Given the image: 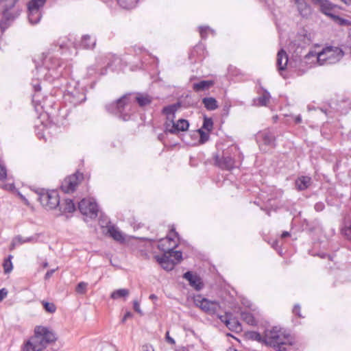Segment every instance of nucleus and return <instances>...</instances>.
Instances as JSON below:
<instances>
[{
	"mask_svg": "<svg viewBox=\"0 0 351 351\" xmlns=\"http://www.w3.org/2000/svg\"><path fill=\"white\" fill-rule=\"evenodd\" d=\"M224 324L230 330L238 332L242 330L241 323L236 317H233L232 314L228 319H226Z\"/></svg>",
	"mask_w": 351,
	"mask_h": 351,
	"instance_id": "nucleus-23",
	"label": "nucleus"
},
{
	"mask_svg": "<svg viewBox=\"0 0 351 351\" xmlns=\"http://www.w3.org/2000/svg\"><path fill=\"white\" fill-rule=\"evenodd\" d=\"M278 241H276V243H275V245H278Z\"/></svg>",
	"mask_w": 351,
	"mask_h": 351,
	"instance_id": "nucleus-62",
	"label": "nucleus"
},
{
	"mask_svg": "<svg viewBox=\"0 0 351 351\" xmlns=\"http://www.w3.org/2000/svg\"><path fill=\"white\" fill-rule=\"evenodd\" d=\"M138 0H117L119 5L123 9L130 10L136 7Z\"/></svg>",
	"mask_w": 351,
	"mask_h": 351,
	"instance_id": "nucleus-33",
	"label": "nucleus"
},
{
	"mask_svg": "<svg viewBox=\"0 0 351 351\" xmlns=\"http://www.w3.org/2000/svg\"><path fill=\"white\" fill-rule=\"evenodd\" d=\"M295 188L298 191H304L309 187L311 184V178L308 176H302L298 177L295 182Z\"/></svg>",
	"mask_w": 351,
	"mask_h": 351,
	"instance_id": "nucleus-22",
	"label": "nucleus"
},
{
	"mask_svg": "<svg viewBox=\"0 0 351 351\" xmlns=\"http://www.w3.org/2000/svg\"><path fill=\"white\" fill-rule=\"evenodd\" d=\"M64 99L76 106L86 99V94L83 88L74 86L71 89H67L64 94Z\"/></svg>",
	"mask_w": 351,
	"mask_h": 351,
	"instance_id": "nucleus-10",
	"label": "nucleus"
},
{
	"mask_svg": "<svg viewBox=\"0 0 351 351\" xmlns=\"http://www.w3.org/2000/svg\"><path fill=\"white\" fill-rule=\"evenodd\" d=\"M183 278L186 279L191 287L196 291H200L204 287V283L197 274L188 271L183 274Z\"/></svg>",
	"mask_w": 351,
	"mask_h": 351,
	"instance_id": "nucleus-15",
	"label": "nucleus"
},
{
	"mask_svg": "<svg viewBox=\"0 0 351 351\" xmlns=\"http://www.w3.org/2000/svg\"><path fill=\"white\" fill-rule=\"evenodd\" d=\"M278 241H276V243H275V245H278Z\"/></svg>",
	"mask_w": 351,
	"mask_h": 351,
	"instance_id": "nucleus-63",
	"label": "nucleus"
},
{
	"mask_svg": "<svg viewBox=\"0 0 351 351\" xmlns=\"http://www.w3.org/2000/svg\"><path fill=\"white\" fill-rule=\"evenodd\" d=\"M342 2H343L347 5H351V0H341Z\"/></svg>",
	"mask_w": 351,
	"mask_h": 351,
	"instance_id": "nucleus-58",
	"label": "nucleus"
},
{
	"mask_svg": "<svg viewBox=\"0 0 351 351\" xmlns=\"http://www.w3.org/2000/svg\"><path fill=\"white\" fill-rule=\"evenodd\" d=\"M230 314H231V313H226L225 316H220V317H219V319H221V321L222 322H223V323H224V321L226 320V318H227V319H228V318L230 317Z\"/></svg>",
	"mask_w": 351,
	"mask_h": 351,
	"instance_id": "nucleus-55",
	"label": "nucleus"
},
{
	"mask_svg": "<svg viewBox=\"0 0 351 351\" xmlns=\"http://www.w3.org/2000/svg\"><path fill=\"white\" fill-rule=\"evenodd\" d=\"M229 351H237V350L235 349H230Z\"/></svg>",
	"mask_w": 351,
	"mask_h": 351,
	"instance_id": "nucleus-61",
	"label": "nucleus"
},
{
	"mask_svg": "<svg viewBox=\"0 0 351 351\" xmlns=\"http://www.w3.org/2000/svg\"><path fill=\"white\" fill-rule=\"evenodd\" d=\"M108 233L114 240L122 242L125 240L122 233L114 226L108 228Z\"/></svg>",
	"mask_w": 351,
	"mask_h": 351,
	"instance_id": "nucleus-26",
	"label": "nucleus"
},
{
	"mask_svg": "<svg viewBox=\"0 0 351 351\" xmlns=\"http://www.w3.org/2000/svg\"><path fill=\"white\" fill-rule=\"evenodd\" d=\"M214 84L215 82L213 80H201L193 83L192 88L195 93H199L209 90Z\"/></svg>",
	"mask_w": 351,
	"mask_h": 351,
	"instance_id": "nucleus-20",
	"label": "nucleus"
},
{
	"mask_svg": "<svg viewBox=\"0 0 351 351\" xmlns=\"http://www.w3.org/2000/svg\"><path fill=\"white\" fill-rule=\"evenodd\" d=\"M180 106V103L177 102L171 105L166 106L162 108V112L167 117L166 122H172L174 120L175 113Z\"/></svg>",
	"mask_w": 351,
	"mask_h": 351,
	"instance_id": "nucleus-18",
	"label": "nucleus"
},
{
	"mask_svg": "<svg viewBox=\"0 0 351 351\" xmlns=\"http://www.w3.org/2000/svg\"><path fill=\"white\" fill-rule=\"evenodd\" d=\"M167 134V133L165 132V130L164 131V133L159 134L158 135V139L160 141L162 142V141L165 140V134Z\"/></svg>",
	"mask_w": 351,
	"mask_h": 351,
	"instance_id": "nucleus-53",
	"label": "nucleus"
},
{
	"mask_svg": "<svg viewBox=\"0 0 351 351\" xmlns=\"http://www.w3.org/2000/svg\"><path fill=\"white\" fill-rule=\"evenodd\" d=\"M290 236V233L287 231H284L281 234V238L285 239Z\"/></svg>",
	"mask_w": 351,
	"mask_h": 351,
	"instance_id": "nucleus-56",
	"label": "nucleus"
},
{
	"mask_svg": "<svg viewBox=\"0 0 351 351\" xmlns=\"http://www.w3.org/2000/svg\"><path fill=\"white\" fill-rule=\"evenodd\" d=\"M149 299L152 300H157L158 297L155 294H151L149 295Z\"/></svg>",
	"mask_w": 351,
	"mask_h": 351,
	"instance_id": "nucleus-59",
	"label": "nucleus"
},
{
	"mask_svg": "<svg viewBox=\"0 0 351 351\" xmlns=\"http://www.w3.org/2000/svg\"><path fill=\"white\" fill-rule=\"evenodd\" d=\"M209 29V27H200L199 34L202 38H206L207 31Z\"/></svg>",
	"mask_w": 351,
	"mask_h": 351,
	"instance_id": "nucleus-47",
	"label": "nucleus"
},
{
	"mask_svg": "<svg viewBox=\"0 0 351 351\" xmlns=\"http://www.w3.org/2000/svg\"><path fill=\"white\" fill-rule=\"evenodd\" d=\"M43 266L44 268L47 267H48V263L47 262L44 263Z\"/></svg>",
	"mask_w": 351,
	"mask_h": 351,
	"instance_id": "nucleus-60",
	"label": "nucleus"
},
{
	"mask_svg": "<svg viewBox=\"0 0 351 351\" xmlns=\"http://www.w3.org/2000/svg\"><path fill=\"white\" fill-rule=\"evenodd\" d=\"M249 337L252 340L265 344L274 348L276 351H286L287 346L293 344L294 339L290 334L282 332L277 327L271 330H267L265 336L255 331L249 332Z\"/></svg>",
	"mask_w": 351,
	"mask_h": 351,
	"instance_id": "nucleus-2",
	"label": "nucleus"
},
{
	"mask_svg": "<svg viewBox=\"0 0 351 351\" xmlns=\"http://www.w3.org/2000/svg\"><path fill=\"white\" fill-rule=\"evenodd\" d=\"M62 213H73L75 210V205L71 199H65L64 202L58 206Z\"/></svg>",
	"mask_w": 351,
	"mask_h": 351,
	"instance_id": "nucleus-25",
	"label": "nucleus"
},
{
	"mask_svg": "<svg viewBox=\"0 0 351 351\" xmlns=\"http://www.w3.org/2000/svg\"><path fill=\"white\" fill-rule=\"evenodd\" d=\"M13 258V256L10 254L3 261V267L4 269L5 274H9L12 271L13 269V265L12 263V259Z\"/></svg>",
	"mask_w": 351,
	"mask_h": 351,
	"instance_id": "nucleus-34",
	"label": "nucleus"
},
{
	"mask_svg": "<svg viewBox=\"0 0 351 351\" xmlns=\"http://www.w3.org/2000/svg\"><path fill=\"white\" fill-rule=\"evenodd\" d=\"M16 237H19L21 238L20 242H18L19 245H22L25 243H35L38 241V235L35 234L34 236L28 237H23L21 235H16Z\"/></svg>",
	"mask_w": 351,
	"mask_h": 351,
	"instance_id": "nucleus-38",
	"label": "nucleus"
},
{
	"mask_svg": "<svg viewBox=\"0 0 351 351\" xmlns=\"http://www.w3.org/2000/svg\"><path fill=\"white\" fill-rule=\"evenodd\" d=\"M313 3L319 5L320 7V12L330 19L331 16L335 15L331 12L335 8H337V6L335 4L332 3L328 0H313Z\"/></svg>",
	"mask_w": 351,
	"mask_h": 351,
	"instance_id": "nucleus-17",
	"label": "nucleus"
},
{
	"mask_svg": "<svg viewBox=\"0 0 351 351\" xmlns=\"http://www.w3.org/2000/svg\"><path fill=\"white\" fill-rule=\"evenodd\" d=\"M182 351H188V350H186V349H184Z\"/></svg>",
	"mask_w": 351,
	"mask_h": 351,
	"instance_id": "nucleus-64",
	"label": "nucleus"
},
{
	"mask_svg": "<svg viewBox=\"0 0 351 351\" xmlns=\"http://www.w3.org/2000/svg\"><path fill=\"white\" fill-rule=\"evenodd\" d=\"M8 295V291L5 288L0 289V302L2 301Z\"/></svg>",
	"mask_w": 351,
	"mask_h": 351,
	"instance_id": "nucleus-50",
	"label": "nucleus"
},
{
	"mask_svg": "<svg viewBox=\"0 0 351 351\" xmlns=\"http://www.w3.org/2000/svg\"><path fill=\"white\" fill-rule=\"evenodd\" d=\"M237 152L235 146H230L219 153V152L213 154L214 164L219 169L226 171H231L235 167V160L232 156Z\"/></svg>",
	"mask_w": 351,
	"mask_h": 351,
	"instance_id": "nucleus-7",
	"label": "nucleus"
},
{
	"mask_svg": "<svg viewBox=\"0 0 351 351\" xmlns=\"http://www.w3.org/2000/svg\"><path fill=\"white\" fill-rule=\"evenodd\" d=\"M155 258L160 265L166 271L173 269L176 263L168 256L167 253L163 252L162 256H156Z\"/></svg>",
	"mask_w": 351,
	"mask_h": 351,
	"instance_id": "nucleus-16",
	"label": "nucleus"
},
{
	"mask_svg": "<svg viewBox=\"0 0 351 351\" xmlns=\"http://www.w3.org/2000/svg\"><path fill=\"white\" fill-rule=\"evenodd\" d=\"M195 303L202 311L210 315L215 314L217 311V304L215 302L210 301L206 298H201L200 296H198L195 298Z\"/></svg>",
	"mask_w": 351,
	"mask_h": 351,
	"instance_id": "nucleus-14",
	"label": "nucleus"
},
{
	"mask_svg": "<svg viewBox=\"0 0 351 351\" xmlns=\"http://www.w3.org/2000/svg\"><path fill=\"white\" fill-rule=\"evenodd\" d=\"M83 180V173L76 171L64 178L61 184L60 189L65 193H73Z\"/></svg>",
	"mask_w": 351,
	"mask_h": 351,
	"instance_id": "nucleus-11",
	"label": "nucleus"
},
{
	"mask_svg": "<svg viewBox=\"0 0 351 351\" xmlns=\"http://www.w3.org/2000/svg\"><path fill=\"white\" fill-rule=\"evenodd\" d=\"M343 234L351 240V224L343 230Z\"/></svg>",
	"mask_w": 351,
	"mask_h": 351,
	"instance_id": "nucleus-48",
	"label": "nucleus"
},
{
	"mask_svg": "<svg viewBox=\"0 0 351 351\" xmlns=\"http://www.w3.org/2000/svg\"><path fill=\"white\" fill-rule=\"evenodd\" d=\"M300 310H301V307L300 306V304H296L294 305L293 306V308L292 310V313L298 316V317L301 318V317H304L302 315H301V312H300Z\"/></svg>",
	"mask_w": 351,
	"mask_h": 351,
	"instance_id": "nucleus-42",
	"label": "nucleus"
},
{
	"mask_svg": "<svg viewBox=\"0 0 351 351\" xmlns=\"http://www.w3.org/2000/svg\"><path fill=\"white\" fill-rule=\"evenodd\" d=\"M130 294V291L127 289H119L114 291L111 295L110 298L113 300H117L119 298H125Z\"/></svg>",
	"mask_w": 351,
	"mask_h": 351,
	"instance_id": "nucleus-29",
	"label": "nucleus"
},
{
	"mask_svg": "<svg viewBox=\"0 0 351 351\" xmlns=\"http://www.w3.org/2000/svg\"><path fill=\"white\" fill-rule=\"evenodd\" d=\"M202 102L204 108L207 110H210V111L215 110L217 109L219 107L217 101L216 100L215 98L212 97H204L202 99Z\"/></svg>",
	"mask_w": 351,
	"mask_h": 351,
	"instance_id": "nucleus-24",
	"label": "nucleus"
},
{
	"mask_svg": "<svg viewBox=\"0 0 351 351\" xmlns=\"http://www.w3.org/2000/svg\"><path fill=\"white\" fill-rule=\"evenodd\" d=\"M288 63V55L287 52L281 49L277 53L276 66L279 72L286 69Z\"/></svg>",
	"mask_w": 351,
	"mask_h": 351,
	"instance_id": "nucleus-19",
	"label": "nucleus"
},
{
	"mask_svg": "<svg viewBox=\"0 0 351 351\" xmlns=\"http://www.w3.org/2000/svg\"><path fill=\"white\" fill-rule=\"evenodd\" d=\"M133 308L135 312L138 313L141 315H143V313L140 308V304L138 300H134L133 301Z\"/></svg>",
	"mask_w": 351,
	"mask_h": 351,
	"instance_id": "nucleus-45",
	"label": "nucleus"
},
{
	"mask_svg": "<svg viewBox=\"0 0 351 351\" xmlns=\"http://www.w3.org/2000/svg\"><path fill=\"white\" fill-rule=\"evenodd\" d=\"M331 19L336 23L337 24L341 26H350L351 25V21L349 20L343 19L336 14L334 16H331Z\"/></svg>",
	"mask_w": 351,
	"mask_h": 351,
	"instance_id": "nucleus-37",
	"label": "nucleus"
},
{
	"mask_svg": "<svg viewBox=\"0 0 351 351\" xmlns=\"http://www.w3.org/2000/svg\"><path fill=\"white\" fill-rule=\"evenodd\" d=\"M256 139L260 149L264 152H267V148H274L276 145L275 134L268 129L258 132Z\"/></svg>",
	"mask_w": 351,
	"mask_h": 351,
	"instance_id": "nucleus-9",
	"label": "nucleus"
},
{
	"mask_svg": "<svg viewBox=\"0 0 351 351\" xmlns=\"http://www.w3.org/2000/svg\"><path fill=\"white\" fill-rule=\"evenodd\" d=\"M56 340L57 336L53 331L44 326H36L34 335L24 343V351H41Z\"/></svg>",
	"mask_w": 351,
	"mask_h": 351,
	"instance_id": "nucleus-3",
	"label": "nucleus"
},
{
	"mask_svg": "<svg viewBox=\"0 0 351 351\" xmlns=\"http://www.w3.org/2000/svg\"><path fill=\"white\" fill-rule=\"evenodd\" d=\"M164 126L166 133L176 134L180 132L186 131L189 127V123L186 119H180L177 122L174 120L172 122H165Z\"/></svg>",
	"mask_w": 351,
	"mask_h": 351,
	"instance_id": "nucleus-13",
	"label": "nucleus"
},
{
	"mask_svg": "<svg viewBox=\"0 0 351 351\" xmlns=\"http://www.w3.org/2000/svg\"><path fill=\"white\" fill-rule=\"evenodd\" d=\"M263 95L257 98L258 105L260 106H266L271 98L270 93L265 89L263 88Z\"/></svg>",
	"mask_w": 351,
	"mask_h": 351,
	"instance_id": "nucleus-31",
	"label": "nucleus"
},
{
	"mask_svg": "<svg viewBox=\"0 0 351 351\" xmlns=\"http://www.w3.org/2000/svg\"><path fill=\"white\" fill-rule=\"evenodd\" d=\"M213 128V121L212 118L204 116L202 127L200 129L206 130L210 132Z\"/></svg>",
	"mask_w": 351,
	"mask_h": 351,
	"instance_id": "nucleus-36",
	"label": "nucleus"
},
{
	"mask_svg": "<svg viewBox=\"0 0 351 351\" xmlns=\"http://www.w3.org/2000/svg\"><path fill=\"white\" fill-rule=\"evenodd\" d=\"M42 17L41 11H28V19L30 23L37 24Z\"/></svg>",
	"mask_w": 351,
	"mask_h": 351,
	"instance_id": "nucleus-32",
	"label": "nucleus"
},
{
	"mask_svg": "<svg viewBox=\"0 0 351 351\" xmlns=\"http://www.w3.org/2000/svg\"><path fill=\"white\" fill-rule=\"evenodd\" d=\"M43 306L45 311L49 313H53L56 311V306L53 303L43 301Z\"/></svg>",
	"mask_w": 351,
	"mask_h": 351,
	"instance_id": "nucleus-39",
	"label": "nucleus"
},
{
	"mask_svg": "<svg viewBox=\"0 0 351 351\" xmlns=\"http://www.w3.org/2000/svg\"><path fill=\"white\" fill-rule=\"evenodd\" d=\"M152 101V98L148 95L138 93L134 95L132 93H127L117 101L106 105V109L123 121H128L132 114L130 111L133 102H136L140 107H145Z\"/></svg>",
	"mask_w": 351,
	"mask_h": 351,
	"instance_id": "nucleus-1",
	"label": "nucleus"
},
{
	"mask_svg": "<svg viewBox=\"0 0 351 351\" xmlns=\"http://www.w3.org/2000/svg\"><path fill=\"white\" fill-rule=\"evenodd\" d=\"M314 208L317 212H321L325 208V205L323 202H319L315 204Z\"/></svg>",
	"mask_w": 351,
	"mask_h": 351,
	"instance_id": "nucleus-46",
	"label": "nucleus"
},
{
	"mask_svg": "<svg viewBox=\"0 0 351 351\" xmlns=\"http://www.w3.org/2000/svg\"><path fill=\"white\" fill-rule=\"evenodd\" d=\"M302 122V117L300 115L297 116L295 118V123H300Z\"/></svg>",
	"mask_w": 351,
	"mask_h": 351,
	"instance_id": "nucleus-57",
	"label": "nucleus"
},
{
	"mask_svg": "<svg viewBox=\"0 0 351 351\" xmlns=\"http://www.w3.org/2000/svg\"><path fill=\"white\" fill-rule=\"evenodd\" d=\"M54 271H55L54 269H50V270L47 271L45 275V279L47 280V279L50 278L51 277V276L53 275V274L54 273Z\"/></svg>",
	"mask_w": 351,
	"mask_h": 351,
	"instance_id": "nucleus-52",
	"label": "nucleus"
},
{
	"mask_svg": "<svg viewBox=\"0 0 351 351\" xmlns=\"http://www.w3.org/2000/svg\"><path fill=\"white\" fill-rule=\"evenodd\" d=\"M88 283L85 282H80L77 284L75 288V291L80 294H84L86 292Z\"/></svg>",
	"mask_w": 351,
	"mask_h": 351,
	"instance_id": "nucleus-41",
	"label": "nucleus"
},
{
	"mask_svg": "<svg viewBox=\"0 0 351 351\" xmlns=\"http://www.w3.org/2000/svg\"><path fill=\"white\" fill-rule=\"evenodd\" d=\"M7 178V169L5 166L0 165V180H4Z\"/></svg>",
	"mask_w": 351,
	"mask_h": 351,
	"instance_id": "nucleus-43",
	"label": "nucleus"
},
{
	"mask_svg": "<svg viewBox=\"0 0 351 351\" xmlns=\"http://www.w3.org/2000/svg\"><path fill=\"white\" fill-rule=\"evenodd\" d=\"M19 0H1L3 19L0 21L1 32L10 25V23L16 19L21 13L20 8L16 5Z\"/></svg>",
	"mask_w": 351,
	"mask_h": 351,
	"instance_id": "nucleus-6",
	"label": "nucleus"
},
{
	"mask_svg": "<svg viewBox=\"0 0 351 351\" xmlns=\"http://www.w3.org/2000/svg\"><path fill=\"white\" fill-rule=\"evenodd\" d=\"M32 84L34 91V94L32 97L33 101H38L39 100L38 98V95L41 90V86H40V82L38 80H33Z\"/></svg>",
	"mask_w": 351,
	"mask_h": 351,
	"instance_id": "nucleus-35",
	"label": "nucleus"
},
{
	"mask_svg": "<svg viewBox=\"0 0 351 351\" xmlns=\"http://www.w3.org/2000/svg\"><path fill=\"white\" fill-rule=\"evenodd\" d=\"M197 132L199 134V142L201 144L205 143L209 139V134L208 132H205L204 130L198 129Z\"/></svg>",
	"mask_w": 351,
	"mask_h": 351,
	"instance_id": "nucleus-40",
	"label": "nucleus"
},
{
	"mask_svg": "<svg viewBox=\"0 0 351 351\" xmlns=\"http://www.w3.org/2000/svg\"><path fill=\"white\" fill-rule=\"evenodd\" d=\"M20 241H21V238L19 237H14L12 239V243L10 244V251L13 250L16 245H19V244L18 242H20Z\"/></svg>",
	"mask_w": 351,
	"mask_h": 351,
	"instance_id": "nucleus-44",
	"label": "nucleus"
},
{
	"mask_svg": "<svg viewBox=\"0 0 351 351\" xmlns=\"http://www.w3.org/2000/svg\"><path fill=\"white\" fill-rule=\"evenodd\" d=\"M78 209L83 215L91 219H95L98 216V205L93 200L82 199L78 203Z\"/></svg>",
	"mask_w": 351,
	"mask_h": 351,
	"instance_id": "nucleus-12",
	"label": "nucleus"
},
{
	"mask_svg": "<svg viewBox=\"0 0 351 351\" xmlns=\"http://www.w3.org/2000/svg\"><path fill=\"white\" fill-rule=\"evenodd\" d=\"M343 55L344 53L341 49L330 46L323 49L317 54L313 51H309L304 58L306 60H309L311 57L315 58L319 64H332L338 62Z\"/></svg>",
	"mask_w": 351,
	"mask_h": 351,
	"instance_id": "nucleus-4",
	"label": "nucleus"
},
{
	"mask_svg": "<svg viewBox=\"0 0 351 351\" xmlns=\"http://www.w3.org/2000/svg\"><path fill=\"white\" fill-rule=\"evenodd\" d=\"M47 0H30L27 3L28 11H41Z\"/></svg>",
	"mask_w": 351,
	"mask_h": 351,
	"instance_id": "nucleus-28",
	"label": "nucleus"
},
{
	"mask_svg": "<svg viewBox=\"0 0 351 351\" xmlns=\"http://www.w3.org/2000/svg\"><path fill=\"white\" fill-rule=\"evenodd\" d=\"M133 314L130 311L126 312V313L124 315L123 317L121 319V322L125 323L128 319L131 318Z\"/></svg>",
	"mask_w": 351,
	"mask_h": 351,
	"instance_id": "nucleus-51",
	"label": "nucleus"
},
{
	"mask_svg": "<svg viewBox=\"0 0 351 351\" xmlns=\"http://www.w3.org/2000/svg\"><path fill=\"white\" fill-rule=\"evenodd\" d=\"M199 49L203 50L202 45H196L193 50L192 51L191 53L193 55L195 52L197 51Z\"/></svg>",
	"mask_w": 351,
	"mask_h": 351,
	"instance_id": "nucleus-54",
	"label": "nucleus"
},
{
	"mask_svg": "<svg viewBox=\"0 0 351 351\" xmlns=\"http://www.w3.org/2000/svg\"><path fill=\"white\" fill-rule=\"evenodd\" d=\"M241 318L249 325L256 326L257 324V322L253 314L250 312H242L241 314Z\"/></svg>",
	"mask_w": 351,
	"mask_h": 351,
	"instance_id": "nucleus-30",
	"label": "nucleus"
},
{
	"mask_svg": "<svg viewBox=\"0 0 351 351\" xmlns=\"http://www.w3.org/2000/svg\"><path fill=\"white\" fill-rule=\"evenodd\" d=\"M96 44V40L95 38L91 37L89 35H84L82 36L81 40V45L84 49H93Z\"/></svg>",
	"mask_w": 351,
	"mask_h": 351,
	"instance_id": "nucleus-27",
	"label": "nucleus"
},
{
	"mask_svg": "<svg viewBox=\"0 0 351 351\" xmlns=\"http://www.w3.org/2000/svg\"><path fill=\"white\" fill-rule=\"evenodd\" d=\"M295 3L302 17H308L311 14V8L305 0H295Z\"/></svg>",
	"mask_w": 351,
	"mask_h": 351,
	"instance_id": "nucleus-21",
	"label": "nucleus"
},
{
	"mask_svg": "<svg viewBox=\"0 0 351 351\" xmlns=\"http://www.w3.org/2000/svg\"><path fill=\"white\" fill-rule=\"evenodd\" d=\"M179 237L178 233L176 231L174 227H172L169 231V233L167 235L166 238L162 239L159 241L158 248L163 252L167 253L170 258H173V260L176 263L180 262L182 260V254L180 251H175L174 249L178 245V243L175 241V238Z\"/></svg>",
	"mask_w": 351,
	"mask_h": 351,
	"instance_id": "nucleus-5",
	"label": "nucleus"
},
{
	"mask_svg": "<svg viewBox=\"0 0 351 351\" xmlns=\"http://www.w3.org/2000/svg\"><path fill=\"white\" fill-rule=\"evenodd\" d=\"M165 339H166V341L171 345H174L176 343L175 340L172 337H170L169 331H167V332L165 334Z\"/></svg>",
	"mask_w": 351,
	"mask_h": 351,
	"instance_id": "nucleus-49",
	"label": "nucleus"
},
{
	"mask_svg": "<svg viewBox=\"0 0 351 351\" xmlns=\"http://www.w3.org/2000/svg\"><path fill=\"white\" fill-rule=\"evenodd\" d=\"M38 200L47 210H53L60 205V197L57 191L38 189L36 191Z\"/></svg>",
	"mask_w": 351,
	"mask_h": 351,
	"instance_id": "nucleus-8",
	"label": "nucleus"
}]
</instances>
